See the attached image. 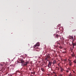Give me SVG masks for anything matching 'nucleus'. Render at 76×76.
I'll return each instance as SVG.
<instances>
[{
	"label": "nucleus",
	"instance_id": "nucleus-1",
	"mask_svg": "<svg viewBox=\"0 0 76 76\" xmlns=\"http://www.w3.org/2000/svg\"><path fill=\"white\" fill-rule=\"evenodd\" d=\"M45 60H47V61H49V60L48 59H50L51 58V57H50V55H48L47 56H45Z\"/></svg>",
	"mask_w": 76,
	"mask_h": 76
},
{
	"label": "nucleus",
	"instance_id": "nucleus-2",
	"mask_svg": "<svg viewBox=\"0 0 76 76\" xmlns=\"http://www.w3.org/2000/svg\"><path fill=\"white\" fill-rule=\"evenodd\" d=\"M28 63H29L28 61H27L26 62H25L23 64H21V66H27V64H28Z\"/></svg>",
	"mask_w": 76,
	"mask_h": 76
},
{
	"label": "nucleus",
	"instance_id": "nucleus-3",
	"mask_svg": "<svg viewBox=\"0 0 76 76\" xmlns=\"http://www.w3.org/2000/svg\"><path fill=\"white\" fill-rule=\"evenodd\" d=\"M49 61V63L48 65V67H50L51 66V64H52V62L51 61Z\"/></svg>",
	"mask_w": 76,
	"mask_h": 76
},
{
	"label": "nucleus",
	"instance_id": "nucleus-4",
	"mask_svg": "<svg viewBox=\"0 0 76 76\" xmlns=\"http://www.w3.org/2000/svg\"><path fill=\"white\" fill-rule=\"evenodd\" d=\"M0 65L1 66H3V67H5L4 66H6V64H5L4 62H2L1 64H0Z\"/></svg>",
	"mask_w": 76,
	"mask_h": 76
},
{
	"label": "nucleus",
	"instance_id": "nucleus-5",
	"mask_svg": "<svg viewBox=\"0 0 76 76\" xmlns=\"http://www.w3.org/2000/svg\"><path fill=\"white\" fill-rule=\"evenodd\" d=\"M7 69L6 66H2L1 68V70L2 71H4Z\"/></svg>",
	"mask_w": 76,
	"mask_h": 76
},
{
	"label": "nucleus",
	"instance_id": "nucleus-6",
	"mask_svg": "<svg viewBox=\"0 0 76 76\" xmlns=\"http://www.w3.org/2000/svg\"><path fill=\"white\" fill-rule=\"evenodd\" d=\"M69 38L70 39H72L73 40V42H74V41H75V38H73V36H69Z\"/></svg>",
	"mask_w": 76,
	"mask_h": 76
},
{
	"label": "nucleus",
	"instance_id": "nucleus-7",
	"mask_svg": "<svg viewBox=\"0 0 76 76\" xmlns=\"http://www.w3.org/2000/svg\"><path fill=\"white\" fill-rule=\"evenodd\" d=\"M24 63H25V61L23 60H21L20 61V62H19V63H21L22 64H23Z\"/></svg>",
	"mask_w": 76,
	"mask_h": 76
},
{
	"label": "nucleus",
	"instance_id": "nucleus-8",
	"mask_svg": "<svg viewBox=\"0 0 76 76\" xmlns=\"http://www.w3.org/2000/svg\"><path fill=\"white\" fill-rule=\"evenodd\" d=\"M34 47L35 48V49H38V46L34 45Z\"/></svg>",
	"mask_w": 76,
	"mask_h": 76
},
{
	"label": "nucleus",
	"instance_id": "nucleus-9",
	"mask_svg": "<svg viewBox=\"0 0 76 76\" xmlns=\"http://www.w3.org/2000/svg\"><path fill=\"white\" fill-rule=\"evenodd\" d=\"M72 44L73 45V46H75L76 45V42L73 43L72 42Z\"/></svg>",
	"mask_w": 76,
	"mask_h": 76
},
{
	"label": "nucleus",
	"instance_id": "nucleus-10",
	"mask_svg": "<svg viewBox=\"0 0 76 76\" xmlns=\"http://www.w3.org/2000/svg\"><path fill=\"white\" fill-rule=\"evenodd\" d=\"M34 45H36V46H39V42H38Z\"/></svg>",
	"mask_w": 76,
	"mask_h": 76
},
{
	"label": "nucleus",
	"instance_id": "nucleus-11",
	"mask_svg": "<svg viewBox=\"0 0 76 76\" xmlns=\"http://www.w3.org/2000/svg\"><path fill=\"white\" fill-rule=\"evenodd\" d=\"M61 39L62 41H63L64 40V38H63V37H62V38H61Z\"/></svg>",
	"mask_w": 76,
	"mask_h": 76
},
{
	"label": "nucleus",
	"instance_id": "nucleus-12",
	"mask_svg": "<svg viewBox=\"0 0 76 76\" xmlns=\"http://www.w3.org/2000/svg\"><path fill=\"white\" fill-rule=\"evenodd\" d=\"M72 56L74 58H75V54H74L73 53V54H72Z\"/></svg>",
	"mask_w": 76,
	"mask_h": 76
},
{
	"label": "nucleus",
	"instance_id": "nucleus-13",
	"mask_svg": "<svg viewBox=\"0 0 76 76\" xmlns=\"http://www.w3.org/2000/svg\"><path fill=\"white\" fill-rule=\"evenodd\" d=\"M56 61L55 60H54L53 62V64H56Z\"/></svg>",
	"mask_w": 76,
	"mask_h": 76
},
{
	"label": "nucleus",
	"instance_id": "nucleus-14",
	"mask_svg": "<svg viewBox=\"0 0 76 76\" xmlns=\"http://www.w3.org/2000/svg\"><path fill=\"white\" fill-rule=\"evenodd\" d=\"M63 70H64V69H63V68H61V72H63Z\"/></svg>",
	"mask_w": 76,
	"mask_h": 76
},
{
	"label": "nucleus",
	"instance_id": "nucleus-15",
	"mask_svg": "<svg viewBox=\"0 0 76 76\" xmlns=\"http://www.w3.org/2000/svg\"><path fill=\"white\" fill-rule=\"evenodd\" d=\"M59 37V35L58 34H56V37L57 38H58V37Z\"/></svg>",
	"mask_w": 76,
	"mask_h": 76
},
{
	"label": "nucleus",
	"instance_id": "nucleus-16",
	"mask_svg": "<svg viewBox=\"0 0 76 76\" xmlns=\"http://www.w3.org/2000/svg\"><path fill=\"white\" fill-rule=\"evenodd\" d=\"M41 70L43 72H44V69L43 68H41Z\"/></svg>",
	"mask_w": 76,
	"mask_h": 76
},
{
	"label": "nucleus",
	"instance_id": "nucleus-17",
	"mask_svg": "<svg viewBox=\"0 0 76 76\" xmlns=\"http://www.w3.org/2000/svg\"><path fill=\"white\" fill-rule=\"evenodd\" d=\"M73 62L74 63H76V59H75V60H74Z\"/></svg>",
	"mask_w": 76,
	"mask_h": 76
},
{
	"label": "nucleus",
	"instance_id": "nucleus-18",
	"mask_svg": "<svg viewBox=\"0 0 76 76\" xmlns=\"http://www.w3.org/2000/svg\"><path fill=\"white\" fill-rule=\"evenodd\" d=\"M69 76H72V73L71 72L70 73V75H68Z\"/></svg>",
	"mask_w": 76,
	"mask_h": 76
},
{
	"label": "nucleus",
	"instance_id": "nucleus-19",
	"mask_svg": "<svg viewBox=\"0 0 76 76\" xmlns=\"http://www.w3.org/2000/svg\"><path fill=\"white\" fill-rule=\"evenodd\" d=\"M62 48H63L62 47H61V46H59V48H60L61 49H62Z\"/></svg>",
	"mask_w": 76,
	"mask_h": 76
},
{
	"label": "nucleus",
	"instance_id": "nucleus-20",
	"mask_svg": "<svg viewBox=\"0 0 76 76\" xmlns=\"http://www.w3.org/2000/svg\"><path fill=\"white\" fill-rule=\"evenodd\" d=\"M64 61H67V59H64Z\"/></svg>",
	"mask_w": 76,
	"mask_h": 76
},
{
	"label": "nucleus",
	"instance_id": "nucleus-21",
	"mask_svg": "<svg viewBox=\"0 0 76 76\" xmlns=\"http://www.w3.org/2000/svg\"><path fill=\"white\" fill-rule=\"evenodd\" d=\"M18 73H20V71H19V70L17 71L16 72V73H18Z\"/></svg>",
	"mask_w": 76,
	"mask_h": 76
},
{
	"label": "nucleus",
	"instance_id": "nucleus-22",
	"mask_svg": "<svg viewBox=\"0 0 76 76\" xmlns=\"http://www.w3.org/2000/svg\"><path fill=\"white\" fill-rule=\"evenodd\" d=\"M53 73H54V74H55V75H57V73L55 72H53Z\"/></svg>",
	"mask_w": 76,
	"mask_h": 76
},
{
	"label": "nucleus",
	"instance_id": "nucleus-23",
	"mask_svg": "<svg viewBox=\"0 0 76 76\" xmlns=\"http://www.w3.org/2000/svg\"><path fill=\"white\" fill-rule=\"evenodd\" d=\"M69 70L66 71V73H69Z\"/></svg>",
	"mask_w": 76,
	"mask_h": 76
},
{
	"label": "nucleus",
	"instance_id": "nucleus-24",
	"mask_svg": "<svg viewBox=\"0 0 76 76\" xmlns=\"http://www.w3.org/2000/svg\"><path fill=\"white\" fill-rule=\"evenodd\" d=\"M67 53V52L66 51L65 52H63V53Z\"/></svg>",
	"mask_w": 76,
	"mask_h": 76
},
{
	"label": "nucleus",
	"instance_id": "nucleus-25",
	"mask_svg": "<svg viewBox=\"0 0 76 76\" xmlns=\"http://www.w3.org/2000/svg\"><path fill=\"white\" fill-rule=\"evenodd\" d=\"M69 61V63H71V60H70Z\"/></svg>",
	"mask_w": 76,
	"mask_h": 76
},
{
	"label": "nucleus",
	"instance_id": "nucleus-26",
	"mask_svg": "<svg viewBox=\"0 0 76 76\" xmlns=\"http://www.w3.org/2000/svg\"><path fill=\"white\" fill-rule=\"evenodd\" d=\"M58 66H60V63H59L58 64Z\"/></svg>",
	"mask_w": 76,
	"mask_h": 76
},
{
	"label": "nucleus",
	"instance_id": "nucleus-27",
	"mask_svg": "<svg viewBox=\"0 0 76 76\" xmlns=\"http://www.w3.org/2000/svg\"><path fill=\"white\" fill-rule=\"evenodd\" d=\"M69 64H70V65L72 66V64L71 63H69Z\"/></svg>",
	"mask_w": 76,
	"mask_h": 76
},
{
	"label": "nucleus",
	"instance_id": "nucleus-28",
	"mask_svg": "<svg viewBox=\"0 0 76 76\" xmlns=\"http://www.w3.org/2000/svg\"><path fill=\"white\" fill-rule=\"evenodd\" d=\"M35 74V72H33V74Z\"/></svg>",
	"mask_w": 76,
	"mask_h": 76
},
{
	"label": "nucleus",
	"instance_id": "nucleus-29",
	"mask_svg": "<svg viewBox=\"0 0 76 76\" xmlns=\"http://www.w3.org/2000/svg\"><path fill=\"white\" fill-rule=\"evenodd\" d=\"M31 74H33V72H31Z\"/></svg>",
	"mask_w": 76,
	"mask_h": 76
},
{
	"label": "nucleus",
	"instance_id": "nucleus-30",
	"mask_svg": "<svg viewBox=\"0 0 76 76\" xmlns=\"http://www.w3.org/2000/svg\"><path fill=\"white\" fill-rule=\"evenodd\" d=\"M54 76H57V75H56V74Z\"/></svg>",
	"mask_w": 76,
	"mask_h": 76
},
{
	"label": "nucleus",
	"instance_id": "nucleus-31",
	"mask_svg": "<svg viewBox=\"0 0 76 76\" xmlns=\"http://www.w3.org/2000/svg\"><path fill=\"white\" fill-rule=\"evenodd\" d=\"M29 70H31V69H29Z\"/></svg>",
	"mask_w": 76,
	"mask_h": 76
},
{
	"label": "nucleus",
	"instance_id": "nucleus-32",
	"mask_svg": "<svg viewBox=\"0 0 76 76\" xmlns=\"http://www.w3.org/2000/svg\"><path fill=\"white\" fill-rule=\"evenodd\" d=\"M30 76H34L33 75H31Z\"/></svg>",
	"mask_w": 76,
	"mask_h": 76
},
{
	"label": "nucleus",
	"instance_id": "nucleus-33",
	"mask_svg": "<svg viewBox=\"0 0 76 76\" xmlns=\"http://www.w3.org/2000/svg\"><path fill=\"white\" fill-rule=\"evenodd\" d=\"M74 46H73V48H74Z\"/></svg>",
	"mask_w": 76,
	"mask_h": 76
},
{
	"label": "nucleus",
	"instance_id": "nucleus-34",
	"mask_svg": "<svg viewBox=\"0 0 76 76\" xmlns=\"http://www.w3.org/2000/svg\"><path fill=\"white\" fill-rule=\"evenodd\" d=\"M9 76H12V75H9Z\"/></svg>",
	"mask_w": 76,
	"mask_h": 76
},
{
	"label": "nucleus",
	"instance_id": "nucleus-35",
	"mask_svg": "<svg viewBox=\"0 0 76 76\" xmlns=\"http://www.w3.org/2000/svg\"><path fill=\"white\" fill-rule=\"evenodd\" d=\"M76 37V36H74V38H75V37Z\"/></svg>",
	"mask_w": 76,
	"mask_h": 76
},
{
	"label": "nucleus",
	"instance_id": "nucleus-36",
	"mask_svg": "<svg viewBox=\"0 0 76 76\" xmlns=\"http://www.w3.org/2000/svg\"><path fill=\"white\" fill-rule=\"evenodd\" d=\"M68 61H70V60H69V59H68Z\"/></svg>",
	"mask_w": 76,
	"mask_h": 76
},
{
	"label": "nucleus",
	"instance_id": "nucleus-37",
	"mask_svg": "<svg viewBox=\"0 0 76 76\" xmlns=\"http://www.w3.org/2000/svg\"><path fill=\"white\" fill-rule=\"evenodd\" d=\"M6 74H7V73H6Z\"/></svg>",
	"mask_w": 76,
	"mask_h": 76
},
{
	"label": "nucleus",
	"instance_id": "nucleus-38",
	"mask_svg": "<svg viewBox=\"0 0 76 76\" xmlns=\"http://www.w3.org/2000/svg\"><path fill=\"white\" fill-rule=\"evenodd\" d=\"M73 73H75V71H73Z\"/></svg>",
	"mask_w": 76,
	"mask_h": 76
},
{
	"label": "nucleus",
	"instance_id": "nucleus-39",
	"mask_svg": "<svg viewBox=\"0 0 76 76\" xmlns=\"http://www.w3.org/2000/svg\"><path fill=\"white\" fill-rule=\"evenodd\" d=\"M74 31V30H73V31Z\"/></svg>",
	"mask_w": 76,
	"mask_h": 76
},
{
	"label": "nucleus",
	"instance_id": "nucleus-40",
	"mask_svg": "<svg viewBox=\"0 0 76 76\" xmlns=\"http://www.w3.org/2000/svg\"><path fill=\"white\" fill-rule=\"evenodd\" d=\"M8 69H9V67H8Z\"/></svg>",
	"mask_w": 76,
	"mask_h": 76
}]
</instances>
